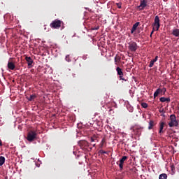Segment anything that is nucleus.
<instances>
[{
    "mask_svg": "<svg viewBox=\"0 0 179 179\" xmlns=\"http://www.w3.org/2000/svg\"><path fill=\"white\" fill-rule=\"evenodd\" d=\"M142 129H143V127L138 125L131 128V130L133 131L134 135H136L137 136H141L142 134Z\"/></svg>",
    "mask_w": 179,
    "mask_h": 179,
    "instance_id": "obj_1",
    "label": "nucleus"
},
{
    "mask_svg": "<svg viewBox=\"0 0 179 179\" xmlns=\"http://www.w3.org/2000/svg\"><path fill=\"white\" fill-rule=\"evenodd\" d=\"M36 138H37V132H36V131H30L27 134V140L29 142H33Z\"/></svg>",
    "mask_w": 179,
    "mask_h": 179,
    "instance_id": "obj_2",
    "label": "nucleus"
},
{
    "mask_svg": "<svg viewBox=\"0 0 179 179\" xmlns=\"http://www.w3.org/2000/svg\"><path fill=\"white\" fill-rule=\"evenodd\" d=\"M170 120H171V122L169 123V126L171 128L173 127H178V122H177L176 115H171Z\"/></svg>",
    "mask_w": 179,
    "mask_h": 179,
    "instance_id": "obj_3",
    "label": "nucleus"
},
{
    "mask_svg": "<svg viewBox=\"0 0 179 179\" xmlns=\"http://www.w3.org/2000/svg\"><path fill=\"white\" fill-rule=\"evenodd\" d=\"M62 21L59 20H55L52 22V23L50 24V27L51 29H59L61 27V24H62Z\"/></svg>",
    "mask_w": 179,
    "mask_h": 179,
    "instance_id": "obj_4",
    "label": "nucleus"
},
{
    "mask_svg": "<svg viewBox=\"0 0 179 179\" xmlns=\"http://www.w3.org/2000/svg\"><path fill=\"white\" fill-rule=\"evenodd\" d=\"M116 72L119 76L120 80H124V82H128V78H124V72L122 71V69L117 67Z\"/></svg>",
    "mask_w": 179,
    "mask_h": 179,
    "instance_id": "obj_5",
    "label": "nucleus"
},
{
    "mask_svg": "<svg viewBox=\"0 0 179 179\" xmlns=\"http://www.w3.org/2000/svg\"><path fill=\"white\" fill-rule=\"evenodd\" d=\"M129 50L131 52H135L138 50V44L136 42L131 41L129 43Z\"/></svg>",
    "mask_w": 179,
    "mask_h": 179,
    "instance_id": "obj_6",
    "label": "nucleus"
},
{
    "mask_svg": "<svg viewBox=\"0 0 179 179\" xmlns=\"http://www.w3.org/2000/svg\"><path fill=\"white\" fill-rule=\"evenodd\" d=\"M152 26L155 27L156 30L160 29V18L159 17V15L155 16Z\"/></svg>",
    "mask_w": 179,
    "mask_h": 179,
    "instance_id": "obj_7",
    "label": "nucleus"
},
{
    "mask_svg": "<svg viewBox=\"0 0 179 179\" xmlns=\"http://www.w3.org/2000/svg\"><path fill=\"white\" fill-rule=\"evenodd\" d=\"M128 160V157L127 156H123L122 159H120V162H117L116 164H118L120 170H122L124 169V162Z\"/></svg>",
    "mask_w": 179,
    "mask_h": 179,
    "instance_id": "obj_8",
    "label": "nucleus"
},
{
    "mask_svg": "<svg viewBox=\"0 0 179 179\" xmlns=\"http://www.w3.org/2000/svg\"><path fill=\"white\" fill-rule=\"evenodd\" d=\"M78 145L81 147V149H83V148H89L90 146L89 142L86 141L85 140L78 141Z\"/></svg>",
    "mask_w": 179,
    "mask_h": 179,
    "instance_id": "obj_9",
    "label": "nucleus"
},
{
    "mask_svg": "<svg viewBox=\"0 0 179 179\" xmlns=\"http://www.w3.org/2000/svg\"><path fill=\"white\" fill-rule=\"evenodd\" d=\"M146 6H148V3H146V1L141 0L140 6H138V8H140V10H143L145 8H146Z\"/></svg>",
    "mask_w": 179,
    "mask_h": 179,
    "instance_id": "obj_10",
    "label": "nucleus"
},
{
    "mask_svg": "<svg viewBox=\"0 0 179 179\" xmlns=\"http://www.w3.org/2000/svg\"><path fill=\"white\" fill-rule=\"evenodd\" d=\"M139 24H141V22H136L133 25L131 30V34H134V32H135L136 31V29H138V26H139Z\"/></svg>",
    "mask_w": 179,
    "mask_h": 179,
    "instance_id": "obj_11",
    "label": "nucleus"
},
{
    "mask_svg": "<svg viewBox=\"0 0 179 179\" xmlns=\"http://www.w3.org/2000/svg\"><path fill=\"white\" fill-rule=\"evenodd\" d=\"M25 60L27 61V62L28 64V66H31V65H33V59H31V57H26Z\"/></svg>",
    "mask_w": 179,
    "mask_h": 179,
    "instance_id": "obj_12",
    "label": "nucleus"
},
{
    "mask_svg": "<svg viewBox=\"0 0 179 179\" xmlns=\"http://www.w3.org/2000/svg\"><path fill=\"white\" fill-rule=\"evenodd\" d=\"M156 125V122L153 120H150L149 124H148V129H153V127Z\"/></svg>",
    "mask_w": 179,
    "mask_h": 179,
    "instance_id": "obj_13",
    "label": "nucleus"
},
{
    "mask_svg": "<svg viewBox=\"0 0 179 179\" xmlns=\"http://www.w3.org/2000/svg\"><path fill=\"white\" fill-rule=\"evenodd\" d=\"M8 69H11V71H13V69H15V68H16V66H15V64H13V62H8Z\"/></svg>",
    "mask_w": 179,
    "mask_h": 179,
    "instance_id": "obj_14",
    "label": "nucleus"
},
{
    "mask_svg": "<svg viewBox=\"0 0 179 179\" xmlns=\"http://www.w3.org/2000/svg\"><path fill=\"white\" fill-rule=\"evenodd\" d=\"M159 101H161L162 103H166H166H170V101H171V99H170V98H166V97H161L160 99H159Z\"/></svg>",
    "mask_w": 179,
    "mask_h": 179,
    "instance_id": "obj_15",
    "label": "nucleus"
},
{
    "mask_svg": "<svg viewBox=\"0 0 179 179\" xmlns=\"http://www.w3.org/2000/svg\"><path fill=\"white\" fill-rule=\"evenodd\" d=\"M164 125H166V123H164V122H162L160 123V126H159V134H163V129L164 128Z\"/></svg>",
    "mask_w": 179,
    "mask_h": 179,
    "instance_id": "obj_16",
    "label": "nucleus"
},
{
    "mask_svg": "<svg viewBox=\"0 0 179 179\" xmlns=\"http://www.w3.org/2000/svg\"><path fill=\"white\" fill-rule=\"evenodd\" d=\"M173 36H175V37H179V29H175L172 31Z\"/></svg>",
    "mask_w": 179,
    "mask_h": 179,
    "instance_id": "obj_17",
    "label": "nucleus"
},
{
    "mask_svg": "<svg viewBox=\"0 0 179 179\" xmlns=\"http://www.w3.org/2000/svg\"><path fill=\"white\" fill-rule=\"evenodd\" d=\"M37 96L36 94L30 95V96H27V99L29 101H33L34 99H36Z\"/></svg>",
    "mask_w": 179,
    "mask_h": 179,
    "instance_id": "obj_18",
    "label": "nucleus"
},
{
    "mask_svg": "<svg viewBox=\"0 0 179 179\" xmlns=\"http://www.w3.org/2000/svg\"><path fill=\"white\" fill-rule=\"evenodd\" d=\"M115 65H117V62H121V57H120L118 55H116L115 57Z\"/></svg>",
    "mask_w": 179,
    "mask_h": 179,
    "instance_id": "obj_19",
    "label": "nucleus"
},
{
    "mask_svg": "<svg viewBox=\"0 0 179 179\" xmlns=\"http://www.w3.org/2000/svg\"><path fill=\"white\" fill-rule=\"evenodd\" d=\"M160 92H161L160 88L157 89V90L154 93L155 99H156V97H157V96H159V94H160V93H161Z\"/></svg>",
    "mask_w": 179,
    "mask_h": 179,
    "instance_id": "obj_20",
    "label": "nucleus"
},
{
    "mask_svg": "<svg viewBox=\"0 0 179 179\" xmlns=\"http://www.w3.org/2000/svg\"><path fill=\"white\" fill-rule=\"evenodd\" d=\"M5 163V157L1 156L0 157V166H3Z\"/></svg>",
    "mask_w": 179,
    "mask_h": 179,
    "instance_id": "obj_21",
    "label": "nucleus"
},
{
    "mask_svg": "<svg viewBox=\"0 0 179 179\" xmlns=\"http://www.w3.org/2000/svg\"><path fill=\"white\" fill-rule=\"evenodd\" d=\"M159 179H167V174L162 173L159 175Z\"/></svg>",
    "mask_w": 179,
    "mask_h": 179,
    "instance_id": "obj_22",
    "label": "nucleus"
},
{
    "mask_svg": "<svg viewBox=\"0 0 179 179\" xmlns=\"http://www.w3.org/2000/svg\"><path fill=\"white\" fill-rule=\"evenodd\" d=\"M148 103L143 102V103H141V107H143V108H148Z\"/></svg>",
    "mask_w": 179,
    "mask_h": 179,
    "instance_id": "obj_23",
    "label": "nucleus"
},
{
    "mask_svg": "<svg viewBox=\"0 0 179 179\" xmlns=\"http://www.w3.org/2000/svg\"><path fill=\"white\" fill-rule=\"evenodd\" d=\"M154 65H155V62L153 60H151L149 64V68H153Z\"/></svg>",
    "mask_w": 179,
    "mask_h": 179,
    "instance_id": "obj_24",
    "label": "nucleus"
},
{
    "mask_svg": "<svg viewBox=\"0 0 179 179\" xmlns=\"http://www.w3.org/2000/svg\"><path fill=\"white\" fill-rule=\"evenodd\" d=\"M96 141H97V138H96V137L90 138V142H96Z\"/></svg>",
    "mask_w": 179,
    "mask_h": 179,
    "instance_id": "obj_25",
    "label": "nucleus"
},
{
    "mask_svg": "<svg viewBox=\"0 0 179 179\" xmlns=\"http://www.w3.org/2000/svg\"><path fill=\"white\" fill-rule=\"evenodd\" d=\"M106 143V140L104 138L102 139L101 142V148H103V145Z\"/></svg>",
    "mask_w": 179,
    "mask_h": 179,
    "instance_id": "obj_26",
    "label": "nucleus"
},
{
    "mask_svg": "<svg viewBox=\"0 0 179 179\" xmlns=\"http://www.w3.org/2000/svg\"><path fill=\"white\" fill-rule=\"evenodd\" d=\"M116 6H117V8L119 9H121L122 8V3H116Z\"/></svg>",
    "mask_w": 179,
    "mask_h": 179,
    "instance_id": "obj_27",
    "label": "nucleus"
},
{
    "mask_svg": "<svg viewBox=\"0 0 179 179\" xmlns=\"http://www.w3.org/2000/svg\"><path fill=\"white\" fill-rule=\"evenodd\" d=\"M160 92L164 93V94L166 93V87H163L162 89H160Z\"/></svg>",
    "mask_w": 179,
    "mask_h": 179,
    "instance_id": "obj_28",
    "label": "nucleus"
},
{
    "mask_svg": "<svg viewBox=\"0 0 179 179\" xmlns=\"http://www.w3.org/2000/svg\"><path fill=\"white\" fill-rule=\"evenodd\" d=\"M99 153H101V155H104V154L107 153V152H106V151H104V150H100L99 151Z\"/></svg>",
    "mask_w": 179,
    "mask_h": 179,
    "instance_id": "obj_29",
    "label": "nucleus"
},
{
    "mask_svg": "<svg viewBox=\"0 0 179 179\" xmlns=\"http://www.w3.org/2000/svg\"><path fill=\"white\" fill-rule=\"evenodd\" d=\"M99 29H100V27L96 26V27H94L92 28V30H99Z\"/></svg>",
    "mask_w": 179,
    "mask_h": 179,
    "instance_id": "obj_30",
    "label": "nucleus"
},
{
    "mask_svg": "<svg viewBox=\"0 0 179 179\" xmlns=\"http://www.w3.org/2000/svg\"><path fill=\"white\" fill-rule=\"evenodd\" d=\"M159 113H161L162 114H164V108H161L159 109Z\"/></svg>",
    "mask_w": 179,
    "mask_h": 179,
    "instance_id": "obj_31",
    "label": "nucleus"
},
{
    "mask_svg": "<svg viewBox=\"0 0 179 179\" xmlns=\"http://www.w3.org/2000/svg\"><path fill=\"white\" fill-rule=\"evenodd\" d=\"M157 59H159V56H156L155 58L154 59H152V61L154 62H157Z\"/></svg>",
    "mask_w": 179,
    "mask_h": 179,
    "instance_id": "obj_32",
    "label": "nucleus"
},
{
    "mask_svg": "<svg viewBox=\"0 0 179 179\" xmlns=\"http://www.w3.org/2000/svg\"><path fill=\"white\" fill-rule=\"evenodd\" d=\"M154 31H155V28H153V30L152 31V32L150 34V37H152V34H153Z\"/></svg>",
    "mask_w": 179,
    "mask_h": 179,
    "instance_id": "obj_33",
    "label": "nucleus"
},
{
    "mask_svg": "<svg viewBox=\"0 0 179 179\" xmlns=\"http://www.w3.org/2000/svg\"><path fill=\"white\" fill-rule=\"evenodd\" d=\"M68 58H69V55H66V61H68Z\"/></svg>",
    "mask_w": 179,
    "mask_h": 179,
    "instance_id": "obj_34",
    "label": "nucleus"
},
{
    "mask_svg": "<svg viewBox=\"0 0 179 179\" xmlns=\"http://www.w3.org/2000/svg\"><path fill=\"white\" fill-rule=\"evenodd\" d=\"M0 146H2V141L0 139Z\"/></svg>",
    "mask_w": 179,
    "mask_h": 179,
    "instance_id": "obj_35",
    "label": "nucleus"
},
{
    "mask_svg": "<svg viewBox=\"0 0 179 179\" xmlns=\"http://www.w3.org/2000/svg\"><path fill=\"white\" fill-rule=\"evenodd\" d=\"M162 117H165L164 113H163V114L162 115Z\"/></svg>",
    "mask_w": 179,
    "mask_h": 179,
    "instance_id": "obj_36",
    "label": "nucleus"
},
{
    "mask_svg": "<svg viewBox=\"0 0 179 179\" xmlns=\"http://www.w3.org/2000/svg\"><path fill=\"white\" fill-rule=\"evenodd\" d=\"M92 146H93V147L96 146V144H92Z\"/></svg>",
    "mask_w": 179,
    "mask_h": 179,
    "instance_id": "obj_37",
    "label": "nucleus"
},
{
    "mask_svg": "<svg viewBox=\"0 0 179 179\" xmlns=\"http://www.w3.org/2000/svg\"><path fill=\"white\" fill-rule=\"evenodd\" d=\"M131 111V113H132V110H130Z\"/></svg>",
    "mask_w": 179,
    "mask_h": 179,
    "instance_id": "obj_38",
    "label": "nucleus"
}]
</instances>
